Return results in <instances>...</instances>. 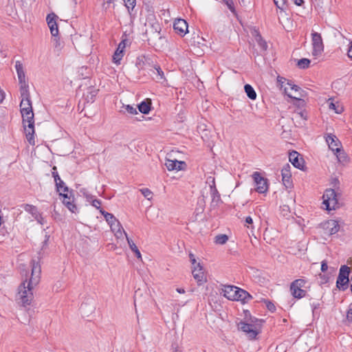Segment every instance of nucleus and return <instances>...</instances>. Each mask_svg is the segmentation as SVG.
I'll return each instance as SVG.
<instances>
[{
  "label": "nucleus",
  "mask_w": 352,
  "mask_h": 352,
  "mask_svg": "<svg viewBox=\"0 0 352 352\" xmlns=\"http://www.w3.org/2000/svg\"><path fill=\"white\" fill-rule=\"evenodd\" d=\"M122 107L130 114H138L136 108H134L133 107L129 104L124 105Z\"/></svg>",
  "instance_id": "44"
},
{
  "label": "nucleus",
  "mask_w": 352,
  "mask_h": 352,
  "mask_svg": "<svg viewBox=\"0 0 352 352\" xmlns=\"http://www.w3.org/2000/svg\"><path fill=\"white\" fill-rule=\"evenodd\" d=\"M25 279L18 287L16 301L23 307L30 305L33 300V288L36 286L41 278V265H25ZM24 271V270H23Z\"/></svg>",
  "instance_id": "1"
},
{
  "label": "nucleus",
  "mask_w": 352,
  "mask_h": 352,
  "mask_svg": "<svg viewBox=\"0 0 352 352\" xmlns=\"http://www.w3.org/2000/svg\"><path fill=\"white\" fill-rule=\"evenodd\" d=\"M290 165L289 164H286L283 166L281 170L283 183L287 188H289L292 186V174L290 172Z\"/></svg>",
  "instance_id": "19"
},
{
  "label": "nucleus",
  "mask_w": 352,
  "mask_h": 352,
  "mask_svg": "<svg viewBox=\"0 0 352 352\" xmlns=\"http://www.w3.org/2000/svg\"><path fill=\"white\" fill-rule=\"evenodd\" d=\"M115 0H105V3L110 4L113 3Z\"/></svg>",
  "instance_id": "61"
},
{
  "label": "nucleus",
  "mask_w": 352,
  "mask_h": 352,
  "mask_svg": "<svg viewBox=\"0 0 352 352\" xmlns=\"http://www.w3.org/2000/svg\"><path fill=\"white\" fill-rule=\"evenodd\" d=\"M274 4L277 7V8L280 9L282 11L285 10L287 6V0H274Z\"/></svg>",
  "instance_id": "38"
},
{
  "label": "nucleus",
  "mask_w": 352,
  "mask_h": 352,
  "mask_svg": "<svg viewBox=\"0 0 352 352\" xmlns=\"http://www.w3.org/2000/svg\"><path fill=\"white\" fill-rule=\"evenodd\" d=\"M100 212L104 216L105 220L109 225H111L113 222L116 221L118 219L113 216V214L109 213L104 211L102 209L100 210Z\"/></svg>",
  "instance_id": "34"
},
{
  "label": "nucleus",
  "mask_w": 352,
  "mask_h": 352,
  "mask_svg": "<svg viewBox=\"0 0 352 352\" xmlns=\"http://www.w3.org/2000/svg\"><path fill=\"white\" fill-rule=\"evenodd\" d=\"M151 60L148 56H142L138 58L137 65L142 69H144L146 65H151Z\"/></svg>",
  "instance_id": "30"
},
{
  "label": "nucleus",
  "mask_w": 352,
  "mask_h": 352,
  "mask_svg": "<svg viewBox=\"0 0 352 352\" xmlns=\"http://www.w3.org/2000/svg\"><path fill=\"white\" fill-rule=\"evenodd\" d=\"M151 298L147 293L143 294V292L138 289L135 292L134 295V305L136 307L137 305L146 307L151 301Z\"/></svg>",
  "instance_id": "11"
},
{
  "label": "nucleus",
  "mask_w": 352,
  "mask_h": 352,
  "mask_svg": "<svg viewBox=\"0 0 352 352\" xmlns=\"http://www.w3.org/2000/svg\"><path fill=\"white\" fill-rule=\"evenodd\" d=\"M348 56L350 58L352 59V43H351V45L348 50Z\"/></svg>",
  "instance_id": "56"
},
{
  "label": "nucleus",
  "mask_w": 352,
  "mask_h": 352,
  "mask_svg": "<svg viewBox=\"0 0 352 352\" xmlns=\"http://www.w3.org/2000/svg\"><path fill=\"white\" fill-rule=\"evenodd\" d=\"M333 188L327 189L323 195V205L325 206L326 210H336L340 206L339 198L342 193L340 190V181L337 178H333L331 182Z\"/></svg>",
  "instance_id": "2"
},
{
  "label": "nucleus",
  "mask_w": 352,
  "mask_h": 352,
  "mask_svg": "<svg viewBox=\"0 0 352 352\" xmlns=\"http://www.w3.org/2000/svg\"><path fill=\"white\" fill-rule=\"evenodd\" d=\"M307 281L303 278L296 279L291 283L290 287L294 288H303L305 286Z\"/></svg>",
  "instance_id": "37"
},
{
  "label": "nucleus",
  "mask_w": 352,
  "mask_h": 352,
  "mask_svg": "<svg viewBox=\"0 0 352 352\" xmlns=\"http://www.w3.org/2000/svg\"><path fill=\"white\" fill-rule=\"evenodd\" d=\"M294 2L296 6H300L304 3V0H294Z\"/></svg>",
  "instance_id": "55"
},
{
  "label": "nucleus",
  "mask_w": 352,
  "mask_h": 352,
  "mask_svg": "<svg viewBox=\"0 0 352 352\" xmlns=\"http://www.w3.org/2000/svg\"><path fill=\"white\" fill-rule=\"evenodd\" d=\"M295 118H302L303 120H306L307 115H306L305 112H304V111H299V112H296L295 113Z\"/></svg>",
  "instance_id": "52"
},
{
  "label": "nucleus",
  "mask_w": 352,
  "mask_h": 352,
  "mask_svg": "<svg viewBox=\"0 0 352 352\" xmlns=\"http://www.w3.org/2000/svg\"><path fill=\"white\" fill-rule=\"evenodd\" d=\"M346 264H352V257L349 258Z\"/></svg>",
  "instance_id": "62"
},
{
  "label": "nucleus",
  "mask_w": 352,
  "mask_h": 352,
  "mask_svg": "<svg viewBox=\"0 0 352 352\" xmlns=\"http://www.w3.org/2000/svg\"><path fill=\"white\" fill-rule=\"evenodd\" d=\"M87 201L91 202V205L97 209L100 210L101 201L98 199H94V196L91 195L87 197Z\"/></svg>",
  "instance_id": "40"
},
{
  "label": "nucleus",
  "mask_w": 352,
  "mask_h": 352,
  "mask_svg": "<svg viewBox=\"0 0 352 352\" xmlns=\"http://www.w3.org/2000/svg\"><path fill=\"white\" fill-rule=\"evenodd\" d=\"M244 90L250 99L255 100L256 98V93L254 91V88L250 85L246 84L244 86Z\"/></svg>",
  "instance_id": "33"
},
{
  "label": "nucleus",
  "mask_w": 352,
  "mask_h": 352,
  "mask_svg": "<svg viewBox=\"0 0 352 352\" xmlns=\"http://www.w3.org/2000/svg\"><path fill=\"white\" fill-rule=\"evenodd\" d=\"M177 292L179 294H184L185 293V290L182 288H177Z\"/></svg>",
  "instance_id": "60"
},
{
  "label": "nucleus",
  "mask_w": 352,
  "mask_h": 352,
  "mask_svg": "<svg viewBox=\"0 0 352 352\" xmlns=\"http://www.w3.org/2000/svg\"><path fill=\"white\" fill-rule=\"evenodd\" d=\"M326 142L329 148L334 153L340 152L342 144L338 138L333 134H328L326 137Z\"/></svg>",
  "instance_id": "14"
},
{
  "label": "nucleus",
  "mask_w": 352,
  "mask_h": 352,
  "mask_svg": "<svg viewBox=\"0 0 352 352\" xmlns=\"http://www.w3.org/2000/svg\"><path fill=\"white\" fill-rule=\"evenodd\" d=\"M23 208L28 212L30 213L38 223L43 225L45 222V219L42 217L36 206L30 204H24Z\"/></svg>",
  "instance_id": "16"
},
{
  "label": "nucleus",
  "mask_w": 352,
  "mask_h": 352,
  "mask_svg": "<svg viewBox=\"0 0 352 352\" xmlns=\"http://www.w3.org/2000/svg\"><path fill=\"white\" fill-rule=\"evenodd\" d=\"M311 40H312V45H313V52L312 54L314 56H316L320 54L324 49V45L322 43V39L320 34L318 32H312L311 34Z\"/></svg>",
  "instance_id": "10"
},
{
  "label": "nucleus",
  "mask_w": 352,
  "mask_h": 352,
  "mask_svg": "<svg viewBox=\"0 0 352 352\" xmlns=\"http://www.w3.org/2000/svg\"><path fill=\"white\" fill-rule=\"evenodd\" d=\"M320 264L324 265V264H327V263L325 260H324V261H321Z\"/></svg>",
  "instance_id": "63"
},
{
  "label": "nucleus",
  "mask_w": 352,
  "mask_h": 352,
  "mask_svg": "<svg viewBox=\"0 0 352 352\" xmlns=\"http://www.w3.org/2000/svg\"><path fill=\"white\" fill-rule=\"evenodd\" d=\"M350 268L348 265H341L336 280V285L340 289L344 290L348 285Z\"/></svg>",
  "instance_id": "5"
},
{
  "label": "nucleus",
  "mask_w": 352,
  "mask_h": 352,
  "mask_svg": "<svg viewBox=\"0 0 352 352\" xmlns=\"http://www.w3.org/2000/svg\"><path fill=\"white\" fill-rule=\"evenodd\" d=\"M236 292V296L235 300L245 301L252 298V296L248 292L241 288H238Z\"/></svg>",
  "instance_id": "29"
},
{
  "label": "nucleus",
  "mask_w": 352,
  "mask_h": 352,
  "mask_svg": "<svg viewBox=\"0 0 352 352\" xmlns=\"http://www.w3.org/2000/svg\"><path fill=\"white\" fill-rule=\"evenodd\" d=\"M193 278L198 285H202L207 282V272L203 265H196L192 270Z\"/></svg>",
  "instance_id": "9"
},
{
  "label": "nucleus",
  "mask_w": 352,
  "mask_h": 352,
  "mask_svg": "<svg viewBox=\"0 0 352 352\" xmlns=\"http://www.w3.org/2000/svg\"><path fill=\"white\" fill-rule=\"evenodd\" d=\"M188 23L184 19H178L173 23L174 30L182 36H184L188 32Z\"/></svg>",
  "instance_id": "17"
},
{
  "label": "nucleus",
  "mask_w": 352,
  "mask_h": 352,
  "mask_svg": "<svg viewBox=\"0 0 352 352\" xmlns=\"http://www.w3.org/2000/svg\"><path fill=\"white\" fill-rule=\"evenodd\" d=\"M151 101L150 99H146L141 102L138 105V110L143 114H148L151 111Z\"/></svg>",
  "instance_id": "28"
},
{
  "label": "nucleus",
  "mask_w": 352,
  "mask_h": 352,
  "mask_svg": "<svg viewBox=\"0 0 352 352\" xmlns=\"http://www.w3.org/2000/svg\"><path fill=\"white\" fill-rule=\"evenodd\" d=\"M287 80H288L284 77L278 76L277 78V82L278 84V86H280V89L285 87V84L287 85Z\"/></svg>",
  "instance_id": "45"
},
{
  "label": "nucleus",
  "mask_w": 352,
  "mask_h": 352,
  "mask_svg": "<svg viewBox=\"0 0 352 352\" xmlns=\"http://www.w3.org/2000/svg\"><path fill=\"white\" fill-rule=\"evenodd\" d=\"M255 183V190L258 193H265L268 190L267 179L263 177L258 172H254L252 175Z\"/></svg>",
  "instance_id": "8"
},
{
  "label": "nucleus",
  "mask_w": 352,
  "mask_h": 352,
  "mask_svg": "<svg viewBox=\"0 0 352 352\" xmlns=\"http://www.w3.org/2000/svg\"><path fill=\"white\" fill-rule=\"evenodd\" d=\"M287 85L289 87L291 91H294V94L288 91V88L285 87L284 88L285 94L291 98L301 100V97H305L306 92L301 89V88L294 85L291 80H287Z\"/></svg>",
  "instance_id": "7"
},
{
  "label": "nucleus",
  "mask_w": 352,
  "mask_h": 352,
  "mask_svg": "<svg viewBox=\"0 0 352 352\" xmlns=\"http://www.w3.org/2000/svg\"><path fill=\"white\" fill-rule=\"evenodd\" d=\"M59 195L63 197V203L69 209V211L73 213L77 211V207L74 203L73 199L69 197L67 193L60 192Z\"/></svg>",
  "instance_id": "24"
},
{
  "label": "nucleus",
  "mask_w": 352,
  "mask_h": 352,
  "mask_svg": "<svg viewBox=\"0 0 352 352\" xmlns=\"http://www.w3.org/2000/svg\"><path fill=\"white\" fill-rule=\"evenodd\" d=\"M228 241V236L226 234H218L214 238V243L218 245H223Z\"/></svg>",
  "instance_id": "35"
},
{
  "label": "nucleus",
  "mask_w": 352,
  "mask_h": 352,
  "mask_svg": "<svg viewBox=\"0 0 352 352\" xmlns=\"http://www.w3.org/2000/svg\"><path fill=\"white\" fill-rule=\"evenodd\" d=\"M336 153L337 154L338 160L340 162H344L345 161V160L346 158V156L345 153L342 149H340V152Z\"/></svg>",
  "instance_id": "47"
},
{
  "label": "nucleus",
  "mask_w": 352,
  "mask_h": 352,
  "mask_svg": "<svg viewBox=\"0 0 352 352\" xmlns=\"http://www.w3.org/2000/svg\"><path fill=\"white\" fill-rule=\"evenodd\" d=\"M165 166L169 171L182 170L186 168V164L185 162L171 160L169 158L166 159Z\"/></svg>",
  "instance_id": "13"
},
{
  "label": "nucleus",
  "mask_w": 352,
  "mask_h": 352,
  "mask_svg": "<svg viewBox=\"0 0 352 352\" xmlns=\"http://www.w3.org/2000/svg\"><path fill=\"white\" fill-rule=\"evenodd\" d=\"M127 42L128 41L124 39L119 43L118 48L113 56V60L115 63H120V61L123 56L124 49L125 48Z\"/></svg>",
  "instance_id": "23"
},
{
  "label": "nucleus",
  "mask_w": 352,
  "mask_h": 352,
  "mask_svg": "<svg viewBox=\"0 0 352 352\" xmlns=\"http://www.w3.org/2000/svg\"><path fill=\"white\" fill-rule=\"evenodd\" d=\"M163 39L162 36L160 35V32L157 31L155 29V32H153L152 37L148 38V42L150 45H153V46L157 45V41H161Z\"/></svg>",
  "instance_id": "32"
},
{
  "label": "nucleus",
  "mask_w": 352,
  "mask_h": 352,
  "mask_svg": "<svg viewBox=\"0 0 352 352\" xmlns=\"http://www.w3.org/2000/svg\"><path fill=\"white\" fill-rule=\"evenodd\" d=\"M298 156L299 153L297 151H293L289 153V162L295 168H297L300 170H303L305 161L302 157L299 158Z\"/></svg>",
  "instance_id": "18"
},
{
  "label": "nucleus",
  "mask_w": 352,
  "mask_h": 352,
  "mask_svg": "<svg viewBox=\"0 0 352 352\" xmlns=\"http://www.w3.org/2000/svg\"><path fill=\"white\" fill-rule=\"evenodd\" d=\"M49 237H50V236H47V234L45 235V241H43V246L47 245V241H48V240H49Z\"/></svg>",
  "instance_id": "59"
},
{
  "label": "nucleus",
  "mask_w": 352,
  "mask_h": 352,
  "mask_svg": "<svg viewBox=\"0 0 352 352\" xmlns=\"http://www.w3.org/2000/svg\"><path fill=\"white\" fill-rule=\"evenodd\" d=\"M189 257H190L191 264H196V259H195V256L192 254H190Z\"/></svg>",
  "instance_id": "54"
},
{
  "label": "nucleus",
  "mask_w": 352,
  "mask_h": 352,
  "mask_svg": "<svg viewBox=\"0 0 352 352\" xmlns=\"http://www.w3.org/2000/svg\"><path fill=\"white\" fill-rule=\"evenodd\" d=\"M125 3L126 7L129 9L131 8V9H133L135 4V0H123Z\"/></svg>",
  "instance_id": "48"
},
{
  "label": "nucleus",
  "mask_w": 352,
  "mask_h": 352,
  "mask_svg": "<svg viewBox=\"0 0 352 352\" xmlns=\"http://www.w3.org/2000/svg\"><path fill=\"white\" fill-rule=\"evenodd\" d=\"M56 166H54L52 168V177L54 179L56 190L60 192H68V187L65 185V182L60 179V177L58 175V173L56 170Z\"/></svg>",
  "instance_id": "15"
},
{
  "label": "nucleus",
  "mask_w": 352,
  "mask_h": 352,
  "mask_svg": "<svg viewBox=\"0 0 352 352\" xmlns=\"http://www.w3.org/2000/svg\"><path fill=\"white\" fill-rule=\"evenodd\" d=\"M245 223H246L247 224H248V225H252V223H253V219H252V218L251 217H250V216H249V217H247L245 218Z\"/></svg>",
  "instance_id": "53"
},
{
  "label": "nucleus",
  "mask_w": 352,
  "mask_h": 352,
  "mask_svg": "<svg viewBox=\"0 0 352 352\" xmlns=\"http://www.w3.org/2000/svg\"><path fill=\"white\" fill-rule=\"evenodd\" d=\"M21 101L20 103L21 113L32 111V102L29 92V88L20 89Z\"/></svg>",
  "instance_id": "6"
},
{
  "label": "nucleus",
  "mask_w": 352,
  "mask_h": 352,
  "mask_svg": "<svg viewBox=\"0 0 352 352\" xmlns=\"http://www.w3.org/2000/svg\"><path fill=\"white\" fill-rule=\"evenodd\" d=\"M346 319L349 321H352V304H351L349 307V309L346 312Z\"/></svg>",
  "instance_id": "51"
},
{
  "label": "nucleus",
  "mask_w": 352,
  "mask_h": 352,
  "mask_svg": "<svg viewBox=\"0 0 352 352\" xmlns=\"http://www.w3.org/2000/svg\"><path fill=\"white\" fill-rule=\"evenodd\" d=\"M142 194L148 200L152 198V192L148 188H142L140 190Z\"/></svg>",
  "instance_id": "46"
},
{
  "label": "nucleus",
  "mask_w": 352,
  "mask_h": 352,
  "mask_svg": "<svg viewBox=\"0 0 352 352\" xmlns=\"http://www.w3.org/2000/svg\"><path fill=\"white\" fill-rule=\"evenodd\" d=\"M15 69L16 71L20 89L29 88L28 83L25 80V74L22 63L16 60L15 63Z\"/></svg>",
  "instance_id": "12"
},
{
  "label": "nucleus",
  "mask_w": 352,
  "mask_h": 352,
  "mask_svg": "<svg viewBox=\"0 0 352 352\" xmlns=\"http://www.w3.org/2000/svg\"><path fill=\"white\" fill-rule=\"evenodd\" d=\"M110 227L111 230L115 232V235L116 236L117 238L122 237L123 234L126 236V232L123 229L121 223L118 220L111 223V225H110Z\"/></svg>",
  "instance_id": "26"
},
{
  "label": "nucleus",
  "mask_w": 352,
  "mask_h": 352,
  "mask_svg": "<svg viewBox=\"0 0 352 352\" xmlns=\"http://www.w3.org/2000/svg\"><path fill=\"white\" fill-rule=\"evenodd\" d=\"M256 321L257 319L252 317L250 318L248 322L240 321L237 324L238 329L245 333L250 339H254L258 333L256 327L253 324Z\"/></svg>",
  "instance_id": "4"
},
{
  "label": "nucleus",
  "mask_w": 352,
  "mask_h": 352,
  "mask_svg": "<svg viewBox=\"0 0 352 352\" xmlns=\"http://www.w3.org/2000/svg\"><path fill=\"white\" fill-rule=\"evenodd\" d=\"M56 16L54 14H50L47 16V22L53 36H56L58 34V28L55 20Z\"/></svg>",
  "instance_id": "21"
},
{
  "label": "nucleus",
  "mask_w": 352,
  "mask_h": 352,
  "mask_svg": "<svg viewBox=\"0 0 352 352\" xmlns=\"http://www.w3.org/2000/svg\"><path fill=\"white\" fill-rule=\"evenodd\" d=\"M290 292L294 298L300 299L305 297L307 294V292L302 288H294L290 287Z\"/></svg>",
  "instance_id": "31"
},
{
  "label": "nucleus",
  "mask_w": 352,
  "mask_h": 352,
  "mask_svg": "<svg viewBox=\"0 0 352 352\" xmlns=\"http://www.w3.org/2000/svg\"><path fill=\"white\" fill-rule=\"evenodd\" d=\"M323 228L327 230L330 234L337 233L340 230V225L336 220L330 219L323 223Z\"/></svg>",
  "instance_id": "22"
},
{
  "label": "nucleus",
  "mask_w": 352,
  "mask_h": 352,
  "mask_svg": "<svg viewBox=\"0 0 352 352\" xmlns=\"http://www.w3.org/2000/svg\"><path fill=\"white\" fill-rule=\"evenodd\" d=\"M329 107L330 109H333L336 113H341L343 109L342 107H340L338 104L336 105V104L332 101L329 102Z\"/></svg>",
  "instance_id": "43"
},
{
  "label": "nucleus",
  "mask_w": 352,
  "mask_h": 352,
  "mask_svg": "<svg viewBox=\"0 0 352 352\" xmlns=\"http://www.w3.org/2000/svg\"><path fill=\"white\" fill-rule=\"evenodd\" d=\"M228 8V9L231 11V12L236 16V12L234 6V3L232 0H221Z\"/></svg>",
  "instance_id": "42"
},
{
  "label": "nucleus",
  "mask_w": 352,
  "mask_h": 352,
  "mask_svg": "<svg viewBox=\"0 0 352 352\" xmlns=\"http://www.w3.org/2000/svg\"><path fill=\"white\" fill-rule=\"evenodd\" d=\"M239 287L233 285H223L222 288L223 295L228 300H236V290Z\"/></svg>",
  "instance_id": "20"
},
{
  "label": "nucleus",
  "mask_w": 352,
  "mask_h": 352,
  "mask_svg": "<svg viewBox=\"0 0 352 352\" xmlns=\"http://www.w3.org/2000/svg\"><path fill=\"white\" fill-rule=\"evenodd\" d=\"M212 184L211 185H210V195H211V197H212V204L216 203V204H218L219 202L221 201V195H220V193L219 192L218 190L216 188L214 178H212Z\"/></svg>",
  "instance_id": "25"
},
{
  "label": "nucleus",
  "mask_w": 352,
  "mask_h": 352,
  "mask_svg": "<svg viewBox=\"0 0 352 352\" xmlns=\"http://www.w3.org/2000/svg\"><path fill=\"white\" fill-rule=\"evenodd\" d=\"M154 75L153 79L157 82H162L166 80L164 73L158 65H154L153 69H151Z\"/></svg>",
  "instance_id": "27"
},
{
  "label": "nucleus",
  "mask_w": 352,
  "mask_h": 352,
  "mask_svg": "<svg viewBox=\"0 0 352 352\" xmlns=\"http://www.w3.org/2000/svg\"><path fill=\"white\" fill-rule=\"evenodd\" d=\"M126 240H127V241H128V243H129V245L130 248L131 249V250H132L133 252H134V250H136V249L138 248V247H137V246H136V245L133 243V241L131 239H129V238L127 236V235L126 236Z\"/></svg>",
  "instance_id": "50"
},
{
  "label": "nucleus",
  "mask_w": 352,
  "mask_h": 352,
  "mask_svg": "<svg viewBox=\"0 0 352 352\" xmlns=\"http://www.w3.org/2000/svg\"><path fill=\"white\" fill-rule=\"evenodd\" d=\"M98 90L95 89L94 88H89V91L87 92V94L86 95V100L89 102H92L94 100V98L98 94Z\"/></svg>",
  "instance_id": "36"
},
{
  "label": "nucleus",
  "mask_w": 352,
  "mask_h": 352,
  "mask_svg": "<svg viewBox=\"0 0 352 352\" xmlns=\"http://www.w3.org/2000/svg\"><path fill=\"white\" fill-rule=\"evenodd\" d=\"M256 40L258 42V45L264 50L267 48V43L262 38L261 36L258 32H256Z\"/></svg>",
  "instance_id": "41"
},
{
  "label": "nucleus",
  "mask_w": 352,
  "mask_h": 352,
  "mask_svg": "<svg viewBox=\"0 0 352 352\" xmlns=\"http://www.w3.org/2000/svg\"><path fill=\"white\" fill-rule=\"evenodd\" d=\"M329 265H321V270L322 272H326L328 270Z\"/></svg>",
  "instance_id": "58"
},
{
  "label": "nucleus",
  "mask_w": 352,
  "mask_h": 352,
  "mask_svg": "<svg viewBox=\"0 0 352 352\" xmlns=\"http://www.w3.org/2000/svg\"><path fill=\"white\" fill-rule=\"evenodd\" d=\"M310 60L308 58H301L298 60L297 65L300 69H307L309 67Z\"/></svg>",
  "instance_id": "39"
},
{
  "label": "nucleus",
  "mask_w": 352,
  "mask_h": 352,
  "mask_svg": "<svg viewBox=\"0 0 352 352\" xmlns=\"http://www.w3.org/2000/svg\"><path fill=\"white\" fill-rule=\"evenodd\" d=\"M134 252L136 255V256L138 258H141V254H140V252L139 251L138 248H137L136 250H134Z\"/></svg>",
  "instance_id": "57"
},
{
  "label": "nucleus",
  "mask_w": 352,
  "mask_h": 352,
  "mask_svg": "<svg viewBox=\"0 0 352 352\" xmlns=\"http://www.w3.org/2000/svg\"><path fill=\"white\" fill-rule=\"evenodd\" d=\"M265 302L266 304V307L268 310H270L272 312H273L276 310V307L272 302H271L270 301H268V300H265Z\"/></svg>",
  "instance_id": "49"
},
{
  "label": "nucleus",
  "mask_w": 352,
  "mask_h": 352,
  "mask_svg": "<svg viewBox=\"0 0 352 352\" xmlns=\"http://www.w3.org/2000/svg\"><path fill=\"white\" fill-rule=\"evenodd\" d=\"M23 118V124L25 132L26 138L30 144L34 146L35 140L34 138V112L27 111L21 113Z\"/></svg>",
  "instance_id": "3"
}]
</instances>
